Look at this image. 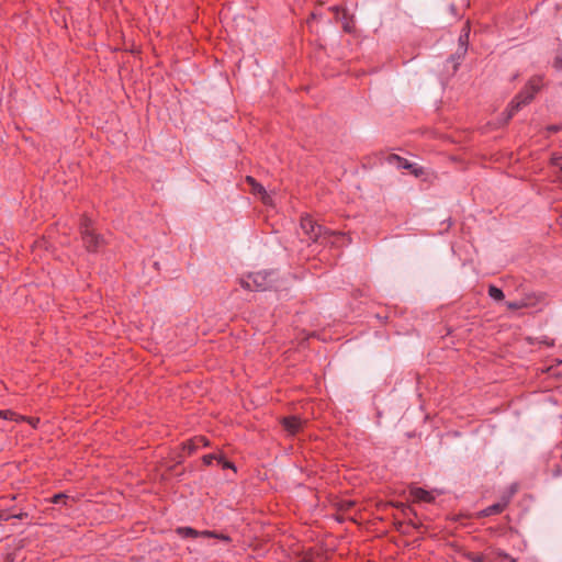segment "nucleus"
<instances>
[{"instance_id": "2eb2a0df", "label": "nucleus", "mask_w": 562, "mask_h": 562, "mask_svg": "<svg viewBox=\"0 0 562 562\" xmlns=\"http://www.w3.org/2000/svg\"><path fill=\"white\" fill-rule=\"evenodd\" d=\"M202 535H203V537L216 538V539H220L222 541H229L231 540L229 537L226 536V535L216 533L214 531H209V530L202 531Z\"/></svg>"}, {"instance_id": "6ab92c4d", "label": "nucleus", "mask_w": 562, "mask_h": 562, "mask_svg": "<svg viewBox=\"0 0 562 562\" xmlns=\"http://www.w3.org/2000/svg\"><path fill=\"white\" fill-rule=\"evenodd\" d=\"M15 417V414L10 411H4L3 418L4 419H13Z\"/></svg>"}, {"instance_id": "20e7f679", "label": "nucleus", "mask_w": 562, "mask_h": 562, "mask_svg": "<svg viewBox=\"0 0 562 562\" xmlns=\"http://www.w3.org/2000/svg\"><path fill=\"white\" fill-rule=\"evenodd\" d=\"M81 237L83 245L89 251L97 250L102 241L101 238L90 227L87 220L81 225Z\"/></svg>"}, {"instance_id": "dca6fc26", "label": "nucleus", "mask_w": 562, "mask_h": 562, "mask_svg": "<svg viewBox=\"0 0 562 562\" xmlns=\"http://www.w3.org/2000/svg\"><path fill=\"white\" fill-rule=\"evenodd\" d=\"M506 306L509 310H519L527 306V303L525 301H514V302H507Z\"/></svg>"}, {"instance_id": "4468645a", "label": "nucleus", "mask_w": 562, "mask_h": 562, "mask_svg": "<svg viewBox=\"0 0 562 562\" xmlns=\"http://www.w3.org/2000/svg\"><path fill=\"white\" fill-rule=\"evenodd\" d=\"M206 445H207V440L203 437H199L194 441H192L188 445V449L191 452V451L198 449L200 446H206Z\"/></svg>"}, {"instance_id": "9d476101", "label": "nucleus", "mask_w": 562, "mask_h": 562, "mask_svg": "<svg viewBox=\"0 0 562 562\" xmlns=\"http://www.w3.org/2000/svg\"><path fill=\"white\" fill-rule=\"evenodd\" d=\"M469 32H470L469 29H464L463 32L459 36V44H460V48H459V53H458L459 58L461 56H463L467 52L468 41H469Z\"/></svg>"}, {"instance_id": "7ed1b4c3", "label": "nucleus", "mask_w": 562, "mask_h": 562, "mask_svg": "<svg viewBox=\"0 0 562 562\" xmlns=\"http://www.w3.org/2000/svg\"><path fill=\"white\" fill-rule=\"evenodd\" d=\"M516 492H517L516 484L510 485L509 490L505 494H503L501 499L497 503H495V504H493V505L482 509L480 512V516L487 517V516H492V515L502 513L507 507V505L509 504L513 495Z\"/></svg>"}, {"instance_id": "1a4fd4ad", "label": "nucleus", "mask_w": 562, "mask_h": 562, "mask_svg": "<svg viewBox=\"0 0 562 562\" xmlns=\"http://www.w3.org/2000/svg\"><path fill=\"white\" fill-rule=\"evenodd\" d=\"M214 460H217L218 463L223 467V468H233L232 463H229L228 461H226L222 456H217V454H214V453H210V454H205L203 457V461L205 464L210 465L212 464V462Z\"/></svg>"}, {"instance_id": "0eeeda50", "label": "nucleus", "mask_w": 562, "mask_h": 562, "mask_svg": "<svg viewBox=\"0 0 562 562\" xmlns=\"http://www.w3.org/2000/svg\"><path fill=\"white\" fill-rule=\"evenodd\" d=\"M411 494L416 501L431 503L435 499L434 495L430 492L422 487L412 488Z\"/></svg>"}, {"instance_id": "f3484780", "label": "nucleus", "mask_w": 562, "mask_h": 562, "mask_svg": "<svg viewBox=\"0 0 562 562\" xmlns=\"http://www.w3.org/2000/svg\"><path fill=\"white\" fill-rule=\"evenodd\" d=\"M67 498V495L60 493V494H56L52 497V502L54 504H59L63 499H66Z\"/></svg>"}, {"instance_id": "aec40b11", "label": "nucleus", "mask_w": 562, "mask_h": 562, "mask_svg": "<svg viewBox=\"0 0 562 562\" xmlns=\"http://www.w3.org/2000/svg\"><path fill=\"white\" fill-rule=\"evenodd\" d=\"M548 130L550 132H558L560 130V126L559 125H551V126L548 127Z\"/></svg>"}, {"instance_id": "423d86ee", "label": "nucleus", "mask_w": 562, "mask_h": 562, "mask_svg": "<svg viewBox=\"0 0 562 562\" xmlns=\"http://www.w3.org/2000/svg\"><path fill=\"white\" fill-rule=\"evenodd\" d=\"M283 427L289 434L294 435L301 429L302 422L295 416L286 417L283 419Z\"/></svg>"}, {"instance_id": "412c9836", "label": "nucleus", "mask_w": 562, "mask_h": 562, "mask_svg": "<svg viewBox=\"0 0 562 562\" xmlns=\"http://www.w3.org/2000/svg\"><path fill=\"white\" fill-rule=\"evenodd\" d=\"M4 411H0V418H3Z\"/></svg>"}, {"instance_id": "6e6552de", "label": "nucleus", "mask_w": 562, "mask_h": 562, "mask_svg": "<svg viewBox=\"0 0 562 562\" xmlns=\"http://www.w3.org/2000/svg\"><path fill=\"white\" fill-rule=\"evenodd\" d=\"M389 161L391 165H394L398 169H413L415 173L417 172L416 168H414V165L397 155L390 156Z\"/></svg>"}, {"instance_id": "f8f14e48", "label": "nucleus", "mask_w": 562, "mask_h": 562, "mask_svg": "<svg viewBox=\"0 0 562 562\" xmlns=\"http://www.w3.org/2000/svg\"><path fill=\"white\" fill-rule=\"evenodd\" d=\"M248 180L252 183L254 191L262 194L263 202L266 204L270 203V196L267 194L265 188L259 183H255L250 177H248Z\"/></svg>"}, {"instance_id": "f257e3e1", "label": "nucleus", "mask_w": 562, "mask_h": 562, "mask_svg": "<svg viewBox=\"0 0 562 562\" xmlns=\"http://www.w3.org/2000/svg\"><path fill=\"white\" fill-rule=\"evenodd\" d=\"M540 89V79H531L526 88L510 102L502 114L503 123H507L514 114L525 104L529 103Z\"/></svg>"}, {"instance_id": "39448f33", "label": "nucleus", "mask_w": 562, "mask_h": 562, "mask_svg": "<svg viewBox=\"0 0 562 562\" xmlns=\"http://www.w3.org/2000/svg\"><path fill=\"white\" fill-rule=\"evenodd\" d=\"M301 228L313 241H317L322 237L323 227L308 215L301 218Z\"/></svg>"}, {"instance_id": "f03ea898", "label": "nucleus", "mask_w": 562, "mask_h": 562, "mask_svg": "<svg viewBox=\"0 0 562 562\" xmlns=\"http://www.w3.org/2000/svg\"><path fill=\"white\" fill-rule=\"evenodd\" d=\"M272 272H257L249 276L244 284L249 290L266 291L272 286Z\"/></svg>"}, {"instance_id": "a211bd4d", "label": "nucleus", "mask_w": 562, "mask_h": 562, "mask_svg": "<svg viewBox=\"0 0 562 562\" xmlns=\"http://www.w3.org/2000/svg\"><path fill=\"white\" fill-rule=\"evenodd\" d=\"M554 66L557 69H562V53L555 56Z\"/></svg>"}, {"instance_id": "ddd939ff", "label": "nucleus", "mask_w": 562, "mask_h": 562, "mask_svg": "<svg viewBox=\"0 0 562 562\" xmlns=\"http://www.w3.org/2000/svg\"><path fill=\"white\" fill-rule=\"evenodd\" d=\"M488 295L494 301H502L504 299L503 291L499 288L495 286V285H490V288H488Z\"/></svg>"}, {"instance_id": "9b49d317", "label": "nucleus", "mask_w": 562, "mask_h": 562, "mask_svg": "<svg viewBox=\"0 0 562 562\" xmlns=\"http://www.w3.org/2000/svg\"><path fill=\"white\" fill-rule=\"evenodd\" d=\"M177 533L182 538L203 536L202 532H199L191 527H179L177 528Z\"/></svg>"}]
</instances>
